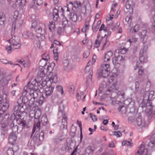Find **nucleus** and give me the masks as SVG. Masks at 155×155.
Masks as SVG:
<instances>
[{
  "label": "nucleus",
  "mask_w": 155,
  "mask_h": 155,
  "mask_svg": "<svg viewBox=\"0 0 155 155\" xmlns=\"http://www.w3.org/2000/svg\"><path fill=\"white\" fill-rule=\"evenodd\" d=\"M62 28L61 27H58L57 28V33L58 35H60L61 34L62 32Z\"/></svg>",
  "instance_id": "63"
},
{
  "label": "nucleus",
  "mask_w": 155,
  "mask_h": 155,
  "mask_svg": "<svg viewBox=\"0 0 155 155\" xmlns=\"http://www.w3.org/2000/svg\"><path fill=\"white\" fill-rule=\"evenodd\" d=\"M129 121L137 124V125L141 128L145 127L147 126V124L144 120H142L141 116L139 115L137 118L134 116H130L128 118Z\"/></svg>",
  "instance_id": "9"
},
{
  "label": "nucleus",
  "mask_w": 155,
  "mask_h": 155,
  "mask_svg": "<svg viewBox=\"0 0 155 155\" xmlns=\"http://www.w3.org/2000/svg\"><path fill=\"white\" fill-rule=\"evenodd\" d=\"M26 107H24V104H20L18 102L17 104L14 107V110L15 114H12L10 117L11 120H15L18 125V127L21 128L22 130L25 128H28L29 127L28 124H27L26 120H24V117H21L22 114L25 111Z\"/></svg>",
  "instance_id": "2"
},
{
  "label": "nucleus",
  "mask_w": 155,
  "mask_h": 155,
  "mask_svg": "<svg viewBox=\"0 0 155 155\" xmlns=\"http://www.w3.org/2000/svg\"><path fill=\"white\" fill-rule=\"evenodd\" d=\"M41 114V113L40 112H39L38 113H37L36 112L34 114V122L35 124L36 123H37L38 121H40L38 120V119H39L40 117V116Z\"/></svg>",
  "instance_id": "39"
},
{
  "label": "nucleus",
  "mask_w": 155,
  "mask_h": 155,
  "mask_svg": "<svg viewBox=\"0 0 155 155\" xmlns=\"http://www.w3.org/2000/svg\"><path fill=\"white\" fill-rule=\"evenodd\" d=\"M132 17L131 16H127L125 18V21L126 22L130 25H131V23L132 20Z\"/></svg>",
  "instance_id": "50"
},
{
  "label": "nucleus",
  "mask_w": 155,
  "mask_h": 155,
  "mask_svg": "<svg viewBox=\"0 0 155 155\" xmlns=\"http://www.w3.org/2000/svg\"><path fill=\"white\" fill-rule=\"evenodd\" d=\"M38 91H35L34 90H24L22 93V96L23 97L22 99L21 103L24 104V107L26 106L25 104L28 102V104L30 105H33L35 106L41 105L43 103L45 99L41 96L39 99H37L35 100L36 97L38 96Z\"/></svg>",
  "instance_id": "1"
},
{
  "label": "nucleus",
  "mask_w": 155,
  "mask_h": 155,
  "mask_svg": "<svg viewBox=\"0 0 155 155\" xmlns=\"http://www.w3.org/2000/svg\"><path fill=\"white\" fill-rule=\"evenodd\" d=\"M150 143L153 145L155 144V134H152L150 138Z\"/></svg>",
  "instance_id": "51"
},
{
  "label": "nucleus",
  "mask_w": 155,
  "mask_h": 155,
  "mask_svg": "<svg viewBox=\"0 0 155 155\" xmlns=\"http://www.w3.org/2000/svg\"><path fill=\"white\" fill-rule=\"evenodd\" d=\"M119 54V53L118 54ZM116 58L117 59V60L118 61V63L124 60V56H123L119 54H118L117 55H116Z\"/></svg>",
  "instance_id": "43"
},
{
  "label": "nucleus",
  "mask_w": 155,
  "mask_h": 155,
  "mask_svg": "<svg viewBox=\"0 0 155 155\" xmlns=\"http://www.w3.org/2000/svg\"><path fill=\"white\" fill-rule=\"evenodd\" d=\"M39 68L41 69L38 72L37 74V77L38 78H40L41 79V81L42 79H44V78L46 76V75L47 74V73L46 74L44 70L46 68L44 69V68H42V67L39 66Z\"/></svg>",
  "instance_id": "20"
},
{
  "label": "nucleus",
  "mask_w": 155,
  "mask_h": 155,
  "mask_svg": "<svg viewBox=\"0 0 155 155\" xmlns=\"http://www.w3.org/2000/svg\"><path fill=\"white\" fill-rule=\"evenodd\" d=\"M48 77L47 76V78L45 80L42 79V81H40L39 80H38L37 79H35L30 84V82H28L26 86L24 87V90H33L35 91H38V90L40 92H41V90L50 81V83H52V81H48L47 79Z\"/></svg>",
  "instance_id": "3"
},
{
  "label": "nucleus",
  "mask_w": 155,
  "mask_h": 155,
  "mask_svg": "<svg viewBox=\"0 0 155 155\" xmlns=\"http://www.w3.org/2000/svg\"><path fill=\"white\" fill-rule=\"evenodd\" d=\"M12 43L11 44V46H12L13 49H18L19 48L21 45L20 43H18L17 42H15V40H14L13 38H12Z\"/></svg>",
  "instance_id": "28"
},
{
  "label": "nucleus",
  "mask_w": 155,
  "mask_h": 155,
  "mask_svg": "<svg viewBox=\"0 0 155 155\" xmlns=\"http://www.w3.org/2000/svg\"><path fill=\"white\" fill-rule=\"evenodd\" d=\"M18 14V11L16 10L15 12L13 18L15 19V21L12 23V33H14L16 28H20L22 25V20L17 18Z\"/></svg>",
  "instance_id": "8"
},
{
  "label": "nucleus",
  "mask_w": 155,
  "mask_h": 155,
  "mask_svg": "<svg viewBox=\"0 0 155 155\" xmlns=\"http://www.w3.org/2000/svg\"><path fill=\"white\" fill-rule=\"evenodd\" d=\"M146 31L143 30L140 36L141 40H142L143 43L144 44L146 43L148 38V36L146 35Z\"/></svg>",
  "instance_id": "25"
},
{
  "label": "nucleus",
  "mask_w": 155,
  "mask_h": 155,
  "mask_svg": "<svg viewBox=\"0 0 155 155\" xmlns=\"http://www.w3.org/2000/svg\"><path fill=\"white\" fill-rule=\"evenodd\" d=\"M54 87H52L50 85L47 86V87L41 92L42 93V96L45 99L46 98L51 95L53 93Z\"/></svg>",
  "instance_id": "10"
},
{
  "label": "nucleus",
  "mask_w": 155,
  "mask_h": 155,
  "mask_svg": "<svg viewBox=\"0 0 155 155\" xmlns=\"http://www.w3.org/2000/svg\"><path fill=\"white\" fill-rule=\"evenodd\" d=\"M36 34L35 35L37 38H41V39H45V31H42V28L41 27H39L35 31Z\"/></svg>",
  "instance_id": "19"
},
{
  "label": "nucleus",
  "mask_w": 155,
  "mask_h": 155,
  "mask_svg": "<svg viewBox=\"0 0 155 155\" xmlns=\"http://www.w3.org/2000/svg\"><path fill=\"white\" fill-rule=\"evenodd\" d=\"M113 52L112 51H108L104 55L103 58V60L105 62H108L110 58L113 55Z\"/></svg>",
  "instance_id": "23"
},
{
  "label": "nucleus",
  "mask_w": 155,
  "mask_h": 155,
  "mask_svg": "<svg viewBox=\"0 0 155 155\" xmlns=\"http://www.w3.org/2000/svg\"><path fill=\"white\" fill-rule=\"evenodd\" d=\"M22 36L25 38L33 39L35 38V35L31 32L28 31L23 34Z\"/></svg>",
  "instance_id": "24"
},
{
  "label": "nucleus",
  "mask_w": 155,
  "mask_h": 155,
  "mask_svg": "<svg viewBox=\"0 0 155 155\" xmlns=\"http://www.w3.org/2000/svg\"><path fill=\"white\" fill-rule=\"evenodd\" d=\"M131 141L132 140L131 139H130L129 141H127V140L124 141L123 142H122V146H124L126 144L127 146H130L131 144Z\"/></svg>",
  "instance_id": "47"
},
{
  "label": "nucleus",
  "mask_w": 155,
  "mask_h": 155,
  "mask_svg": "<svg viewBox=\"0 0 155 155\" xmlns=\"http://www.w3.org/2000/svg\"><path fill=\"white\" fill-rule=\"evenodd\" d=\"M127 49L124 48H123L121 49L119 52L121 54H124L127 52Z\"/></svg>",
  "instance_id": "60"
},
{
  "label": "nucleus",
  "mask_w": 155,
  "mask_h": 155,
  "mask_svg": "<svg viewBox=\"0 0 155 155\" xmlns=\"http://www.w3.org/2000/svg\"><path fill=\"white\" fill-rule=\"evenodd\" d=\"M150 90V86L149 87L145 88V92L143 95V100L142 106L143 107H151L152 105L151 98L153 97L152 94L154 93L153 91H149Z\"/></svg>",
  "instance_id": "5"
},
{
  "label": "nucleus",
  "mask_w": 155,
  "mask_h": 155,
  "mask_svg": "<svg viewBox=\"0 0 155 155\" xmlns=\"http://www.w3.org/2000/svg\"><path fill=\"white\" fill-rule=\"evenodd\" d=\"M75 5H76V6H75L74 7L76 8L79 7L81 6V2H79V1H75L74 2Z\"/></svg>",
  "instance_id": "57"
},
{
  "label": "nucleus",
  "mask_w": 155,
  "mask_h": 155,
  "mask_svg": "<svg viewBox=\"0 0 155 155\" xmlns=\"http://www.w3.org/2000/svg\"><path fill=\"white\" fill-rule=\"evenodd\" d=\"M139 27L138 25H135L133 31L134 32H137L139 30Z\"/></svg>",
  "instance_id": "61"
},
{
  "label": "nucleus",
  "mask_w": 155,
  "mask_h": 155,
  "mask_svg": "<svg viewBox=\"0 0 155 155\" xmlns=\"http://www.w3.org/2000/svg\"><path fill=\"white\" fill-rule=\"evenodd\" d=\"M97 73L99 77L105 78H107L110 74V70L101 69V70H98Z\"/></svg>",
  "instance_id": "18"
},
{
  "label": "nucleus",
  "mask_w": 155,
  "mask_h": 155,
  "mask_svg": "<svg viewBox=\"0 0 155 155\" xmlns=\"http://www.w3.org/2000/svg\"><path fill=\"white\" fill-rule=\"evenodd\" d=\"M16 140V136L15 132H12L8 136V143H9L13 145Z\"/></svg>",
  "instance_id": "21"
},
{
  "label": "nucleus",
  "mask_w": 155,
  "mask_h": 155,
  "mask_svg": "<svg viewBox=\"0 0 155 155\" xmlns=\"http://www.w3.org/2000/svg\"><path fill=\"white\" fill-rule=\"evenodd\" d=\"M135 91H133V93L134 94H136L138 91L139 89V87L140 86L139 83L138 81H136L135 83Z\"/></svg>",
  "instance_id": "44"
},
{
  "label": "nucleus",
  "mask_w": 155,
  "mask_h": 155,
  "mask_svg": "<svg viewBox=\"0 0 155 155\" xmlns=\"http://www.w3.org/2000/svg\"><path fill=\"white\" fill-rule=\"evenodd\" d=\"M114 57L112 58V63L114 64H119V63H118V61L117 60V58H116V54H114Z\"/></svg>",
  "instance_id": "53"
},
{
  "label": "nucleus",
  "mask_w": 155,
  "mask_h": 155,
  "mask_svg": "<svg viewBox=\"0 0 155 155\" xmlns=\"http://www.w3.org/2000/svg\"><path fill=\"white\" fill-rule=\"evenodd\" d=\"M138 47L137 46H134L132 48L133 52L134 54L136 53L137 51Z\"/></svg>",
  "instance_id": "62"
},
{
  "label": "nucleus",
  "mask_w": 155,
  "mask_h": 155,
  "mask_svg": "<svg viewBox=\"0 0 155 155\" xmlns=\"http://www.w3.org/2000/svg\"><path fill=\"white\" fill-rule=\"evenodd\" d=\"M100 38V39L99 40H95L94 45V47L96 48H98L100 46L101 43V42L102 40V37H100V35H98L97 36V38L98 39H99Z\"/></svg>",
  "instance_id": "38"
},
{
  "label": "nucleus",
  "mask_w": 155,
  "mask_h": 155,
  "mask_svg": "<svg viewBox=\"0 0 155 155\" xmlns=\"http://www.w3.org/2000/svg\"><path fill=\"white\" fill-rule=\"evenodd\" d=\"M13 49L12 46H11V44L10 46L6 47V49L8 52V53L9 54H10L12 51V49Z\"/></svg>",
  "instance_id": "55"
},
{
  "label": "nucleus",
  "mask_w": 155,
  "mask_h": 155,
  "mask_svg": "<svg viewBox=\"0 0 155 155\" xmlns=\"http://www.w3.org/2000/svg\"><path fill=\"white\" fill-rule=\"evenodd\" d=\"M37 140L36 138L33 136L31 141L28 142V147L29 150H32L34 149L35 148V144H36L37 146L40 145V143L37 141Z\"/></svg>",
  "instance_id": "13"
},
{
  "label": "nucleus",
  "mask_w": 155,
  "mask_h": 155,
  "mask_svg": "<svg viewBox=\"0 0 155 155\" xmlns=\"http://www.w3.org/2000/svg\"><path fill=\"white\" fill-rule=\"evenodd\" d=\"M118 110L122 114H124L126 111V108L124 106H120L118 108Z\"/></svg>",
  "instance_id": "40"
},
{
  "label": "nucleus",
  "mask_w": 155,
  "mask_h": 155,
  "mask_svg": "<svg viewBox=\"0 0 155 155\" xmlns=\"http://www.w3.org/2000/svg\"><path fill=\"white\" fill-rule=\"evenodd\" d=\"M55 28V23L53 21L49 22L48 28L52 34L54 32V29Z\"/></svg>",
  "instance_id": "32"
},
{
  "label": "nucleus",
  "mask_w": 155,
  "mask_h": 155,
  "mask_svg": "<svg viewBox=\"0 0 155 155\" xmlns=\"http://www.w3.org/2000/svg\"><path fill=\"white\" fill-rule=\"evenodd\" d=\"M9 81V80L5 78L3 75L0 74V86H3L7 85Z\"/></svg>",
  "instance_id": "22"
},
{
  "label": "nucleus",
  "mask_w": 155,
  "mask_h": 155,
  "mask_svg": "<svg viewBox=\"0 0 155 155\" xmlns=\"http://www.w3.org/2000/svg\"><path fill=\"white\" fill-rule=\"evenodd\" d=\"M58 115L59 117L61 116L62 117L61 129L62 130L67 129V117L64 112V105L62 104V101L61 102L59 106Z\"/></svg>",
  "instance_id": "6"
},
{
  "label": "nucleus",
  "mask_w": 155,
  "mask_h": 155,
  "mask_svg": "<svg viewBox=\"0 0 155 155\" xmlns=\"http://www.w3.org/2000/svg\"><path fill=\"white\" fill-rule=\"evenodd\" d=\"M56 90L59 92L60 93L61 95L64 93V91L62 87L60 85L56 87Z\"/></svg>",
  "instance_id": "46"
},
{
  "label": "nucleus",
  "mask_w": 155,
  "mask_h": 155,
  "mask_svg": "<svg viewBox=\"0 0 155 155\" xmlns=\"http://www.w3.org/2000/svg\"><path fill=\"white\" fill-rule=\"evenodd\" d=\"M8 155H14L13 150L12 149H8L7 152Z\"/></svg>",
  "instance_id": "58"
},
{
  "label": "nucleus",
  "mask_w": 155,
  "mask_h": 155,
  "mask_svg": "<svg viewBox=\"0 0 155 155\" xmlns=\"http://www.w3.org/2000/svg\"><path fill=\"white\" fill-rule=\"evenodd\" d=\"M120 25V22L119 21H118L117 22L116 24V25L115 26L113 25V23H111V30L113 31H115L117 29Z\"/></svg>",
  "instance_id": "41"
},
{
  "label": "nucleus",
  "mask_w": 155,
  "mask_h": 155,
  "mask_svg": "<svg viewBox=\"0 0 155 155\" xmlns=\"http://www.w3.org/2000/svg\"><path fill=\"white\" fill-rule=\"evenodd\" d=\"M49 129L48 127L47 128L45 132H43V131H42L40 133L38 130L36 131L34 136L38 139L37 141L40 143V144H41L42 141L44 140V133H47V132L49 131Z\"/></svg>",
  "instance_id": "12"
},
{
  "label": "nucleus",
  "mask_w": 155,
  "mask_h": 155,
  "mask_svg": "<svg viewBox=\"0 0 155 155\" xmlns=\"http://www.w3.org/2000/svg\"><path fill=\"white\" fill-rule=\"evenodd\" d=\"M134 4L133 1H126L125 4V7L127 9L133 8L134 7Z\"/></svg>",
  "instance_id": "30"
},
{
  "label": "nucleus",
  "mask_w": 155,
  "mask_h": 155,
  "mask_svg": "<svg viewBox=\"0 0 155 155\" xmlns=\"http://www.w3.org/2000/svg\"><path fill=\"white\" fill-rule=\"evenodd\" d=\"M107 92H111V96L110 97L111 98H114L116 97L115 96H113V94H115L118 95L119 96H120L121 97L124 99V97L125 95V94L123 91H118L117 92H115L113 91L112 90L109 88L107 90Z\"/></svg>",
  "instance_id": "16"
},
{
  "label": "nucleus",
  "mask_w": 155,
  "mask_h": 155,
  "mask_svg": "<svg viewBox=\"0 0 155 155\" xmlns=\"http://www.w3.org/2000/svg\"><path fill=\"white\" fill-rule=\"evenodd\" d=\"M0 62L4 64H7L8 62V61L6 59H2L0 60Z\"/></svg>",
  "instance_id": "64"
},
{
  "label": "nucleus",
  "mask_w": 155,
  "mask_h": 155,
  "mask_svg": "<svg viewBox=\"0 0 155 155\" xmlns=\"http://www.w3.org/2000/svg\"><path fill=\"white\" fill-rule=\"evenodd\" d=\"M62 23V26L64 28L68 25V21L66 18L63 19Z\"/></svg>",
  "instance_id": "45"
},
{
  "label": "nucleus",
  "mask_w": 155,
  "mask_h": 155,
  "mask_svg": "<svg viewBox=\"0 0 155 155\" xmlns=\"http://www.w3.org/2000/svg\"><path fill=\"white\" fill-rule=\"evenodd\" d=\"M89 54L90 51H89L84 52L83 54L84 58H87L89 56Z\"/></svg>",
  "instance_id": "59"
},
{
  "label": "nucleus",
  "mask_w": 155,
  "mask_h": 155,
  "mask_svg": "<svg viewBox=\"0 0 155 155\" xmlns=\"http://www.w3.org/2000/svg\"><path fill=\"white\" fill-rule=\"evenodd\" d=\"M40 124L41 122L40 121H38L36 123V126L34 125L32 130V132L31 134V137L33 136V134L34 133L36 129L38 131L40 128Z\"/></svg>",
  "instance_id": "29"
},
{
  "label": "nucleus",
  "mask_w": 155,
  "mask_h": 155,
  "mask_svg": "<svg viewBox=\"0 0 155 155\" xmlns=\"http://www.w3.org/2000/svg\"><path fill=\"white\" fill-rule=\"evenodd\" d=\"M31 28H35L37 26V22L36 20H32L31 21Z\"/></svg>",
  "instance_id": "52"
},
{
  "label": "nucleus",
  "mask_w": 155,
  "mask_h": 155,
  "mask_svg": "<svg viewBox=\"0 0 155 155\" xmlns=\"http://www.w3.org/2000/svg\"><path fill=\"white\" fill-rule=\"evenodd\" d=\"M102 41H105L101 48L102 50H104L105 48L107 47L109 45L110 43L109 41L107 40V38L102 37Z\"/></svg>",
  "instance_id": "34"
},
{
  "label": "nucleus",
  "mask_w": 155,
  "mask_h": 155,
  "mask_svg": "<svg viewBox=\"0 0 155 155\" xmlns=\"http://www.w3.org/2000/svg\"><path fill=\"white\" fill-rule=\"evenodd\" d=\"M41 124L43 126L46 125L48 123V119L46 115H44L41 119Z\"/></svg>",
  "instance_id": "37"
},
{
  "label": "nucleus",
  "mask_w": 155,
  "mask_h": 155,
  "mask_svg": "<svg viewBox=\"0 0 155 155\" xmlns=\"http://www.w3.org/2000/svg\"><path fill=\"white\" fill-rule=\"evenodd\" d=\"M60 8L61 9L62 12L61 15H63V16H64V14L65 12H70V10L68 6H64L63 7H61L59 6L58 7V9L60 10Z\"/></svg>",
  "instance_id": "36"
},
{
  "label": "nucleus",
  "mask_w": 155,
  "mask_h": 155,
  "mask_svg": "<svg viewBox=\"0 0 155 155\" xmlns=\"http://www.w3.org/2000/svg\"><path fill=\"white\" fill-rule=\"evenodd\" d=\"M47 69L46 70L47 77L48 78L47 79L48 81H52V83H56L58 82V77L56 74H54L52 72V71L53 70L54 68L55 65V64L53 62L50 64L48 63Z\"/></svg>",
  "instance_id": "7"
},
{
  "label": "nucleus",
  "mask_w": 155,
  "mask_h": 155,
  "mask_svg": "<svg viewBox=\"0 0 155 155\" xmlns=\"http://www.w3.org/2000/svg\"><path fill=\"white\" fill-rule=\"evenodd\" d=\"M5 15L2 14V15H0V25H3L5 24Z\"/></svg>",
  "instance_id": "42"
},
{
  "label": "nucleus",
  "mask_w": 155,
  "mask_h": 155,
  "mask_svg": "<svg viewBox=\"0 0 155 155\" xmlns=\"http://www.w3.org/2000/svg\"><path fill=\"white\" fill-rule=\"evenodd\" d=\"M137 40V38H130L127 41V42H129L130 45H131L132 43H135Z\"/></svg>",
  "instance_id": "48"
},
{
  "label": "nucleus",
  "mask_w": 155,
  "mask_h": 155,
  "mask_svg": "<svg viewBox=\"0 0 155 155\" xmlns=\"http://www.w3.org/2000/svg\"><path fill=\"white\" fill-rule=\"evenodd\" d=\"M148 150L147 148H145L144 145L142 144L140 145L139 149L135 155H148Z\"/></svg>",
  "instance_id": "14"
},
{
  "label": "nucleus",
  "mask_w": 155,
  "mask_h": 155,
  "mask_svg": "<svg viewBox=\"0 0 155 155\" xmlns=\"http://www.w3.org/2000/svg\"><path fill=\"white\" fill-rule=\"evenodd\" d=\"M42 58L40 61L39 65L45 69L48 63H47V61L50 59V56L48 53H45L42 55Z\"/></svg>",
  "instance_id": "11"
},
{
  "label": "nucleus",
  "mask_w": 155,
  "mask_h": 155,
  "mask_svg": "<svg viewBox=\"0 0 155 155\" xmlns=\"http://www.w3.org/2000/svg\"><path fill=\"white\" fill-rule=\"evenodd\" d=\"M59 12H61V11H59L58 9L55 8L53 12V19L54 21H57L59 18Z\"/></svg>",
  "instance_id": "26"
},
{
  "label": "nucleus",
  "mask_w": 155,
  "mask_h": 155,
  "mask_svg": "<svg viewBox=\"0 0 155 155\" xmlns=\"http://www.w3.org/2000/svg\"><path fill=\"white\" fill-rule=\"evenodd\" d=\"M9 107L8 102L6 101L4 102L3 106L0 109V128H1V135L4 136L8 131V129L7 126V124L4 123L3 121L2 115L5 112Z\"/></svg>",
  "instance_id": "4"
},
{
  "label": "nucleus",
  "mask_w": 155,
  "mask_h": 155,
  "mask_svg": "<svg viewBox=\"0 0 155 155\" xmlns=\"http://www.w3.org/2000/svg\"><path fill=\"white\" fill-rule=\"evenodd\" d=\"M89 116L92 118L93 121L95 122L97 121V118L95 115L91 113H90L89 114Z\"/></svg>",
  "instance_id": "49"
},
{
  "label": "nucleus",
  "mask_w": 155,
  "mask_h": 155,
  "mask_svg": "<svg viewBox=\"0 0 155 155\" xmlns=\"http://www.w3.org/2000/svg\"><path fill=\"white\" fill-rule=\"evenodd\" d=\"M14 120H11L10 118V120H8V124H7V126L8 128L9 127L10 129H12V132H15L16 134V132L17 131L18 127L17 125H15Z\"/></svg>",
  "instance_id": "17"
},
{
  "label": "nucleus",
  "mask_w": 155,
  "mask_h": 155,
  "mask_svg": "<svg viewBox=\"0 0 155 155\" xmlns=\"http://www.w3.org/2000/svg\"><path fill=\"white\" fill-rule=\"evenodd\" d=\"M114 78V76L113 75L111 76L110 77L107 81V83L110 84H111L112 85L111 87L112 89L115 88L117 85V84L116 83H114V82H113Z\"/></svg>",
  "instance_id": "27"
},
{
  "label": "nucleus",
  "mask_w": 155,
  "mask_h": 155,
  "mask_svg": "<svg viewBox=\"0 0 155 155\" xmlns=\"http://www.w3.org/2000/svg\"><path fill=\"white\" fill-rule=\"evenodd\" d=\"M104 30L105 32L107 31V29L106 28H105V25L104 24H103L101 25V27L99 28V31H100Z\"/></svg>",
  "instance_id": "54"
},
{
  "label": "nucleus",
  "mask_w": 155,
  "mask_h": 155,
  "mask_svg": "<svg viewBox=\"0 0 155 155\" xmlns=\"http://www.w3.org/2000/svg\"><path fill=\"white\" fill-rule=\"evenodd\" d=\"M94 150L91 146L88 147L85 150L84 155H92Z\"/></svg>",
  "instance_id": "33"
},
{
  "label": "nucleus",
  "mask_w": 155,
  "mask_h": 155,
  "mask_svg": "<svg viewBox=\"0 0 155 155\" xmlns=\"http://www.w3.org/2000/svg\"><path fill=\"white\" fill-rule=\"evenodd\" d=\"M114 135L116 136L117 137H120L121 136L122 134L121 132L119 131H115L114 132Z\"/></svg>",
  "instance_id": "56"
},
{
  "label": "nucleus",
  "mask_w": 155,
  "mask_h": 155,
  "mask_svg": "<svg viewBox=\"0 0 155 155\" xmlns=\"http://www.w3.org/2000/svg\"><path fill=\"white\" fill-rule=\"evenodd\" d=\"M147 48V46H144L140 52V56L139 59L140 61L141 62H145L146 61V58H145L144 55L146 54V51Z\"/></svg>",
  "instance_id": "15"
},
{
  "label": "nucleus",
  "mask_w": 155,
  "mask_h": 155,
  "mask_svg": "<svg viewBox=\"0 0 155 155\" xmlns=\"http://www.w3.org/2000/svg\"><path fill=\"white\" fill-rule=\"evenodd\" d=\"M110 64L108 63H104L103 64H101L99 69L98 70H103L105 69L106 70H110L109 68Z\"/></svg>",
  "instance_id": "35"
},
{
  "label": "nucleus",
  "mask_w": 155,
  "mask_h": 155,
  "mask_svg": "<svg viewBox=\"0 0 155 155\" xmlns=\"http://www.w3.org/2000/svg\"><path fill=\"white\" fill-rule=\"evenodd\" d=\"M69 17L70 19L73 21L75 22L77 20V16L74 12H69Z\"/></svg>",
  "instance_id": "31"
}]
</instances>
